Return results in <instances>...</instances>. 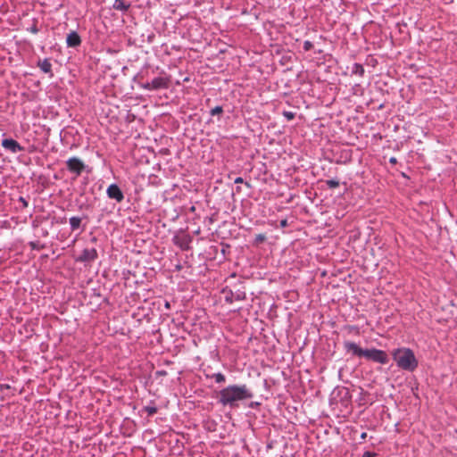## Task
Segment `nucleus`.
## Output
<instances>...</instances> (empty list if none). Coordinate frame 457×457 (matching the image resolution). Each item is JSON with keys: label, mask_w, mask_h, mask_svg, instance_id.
<instances>
[{"label": "nucleus", "mask_w": 457, "mask_h": 457, "mask_svg": "<svg viewBox=\"0 0 457 457\" xmlns=\"http://www.w3.org/2000/svg\"><path fill=\"white\" fill-rule=\"evenodd\" d=\"M303 48L305 52H309L313 48V44L311 41L306 40L303 42Z\"/></svg>", "instance_id": "22"}, {"label": "nucleus", "mask_w": 457, "mask_h": 457, "mask_svg": "<svg viewBox=\"0 0 457 457\" xmlns=\"http://www.w3.org/2000/svg\"><path fill=\"white\" fill-rule=\"evenodd\" d=\"M234 183L235 184H242V183H244V179L241 177H237L235 179Z\"/></svg>", "instance_id": "29"}, {"label": "nucleus", "mask_w": 457, "mask_h": 457, "mask_svg": "<svg viewBox=\"0 0 457 457\" xmlns=\"http://www.w3.org/2000/svg\"><path fill=\"white\" fill-rule=\"evenodd\" d=\"M190 241L191 239L187 236H184L181 237H174V244L179 246L182 250L188 249Z\"/></svg>", "instance_id": "12"}, {"label": "nucleus", "mask_w": 457, "mask_h": 457, "mask_svg": "<svg viewBox=\"0 0 457 457\" xmlns=\"http://www.w3.org/2000/svg\"><path fill=\"white\" fill-rule=\"evenodd\" d=\"M366 437H367V433L366 432H362L361 434V439L364 440V439H366Z\"/></svg>", "instance_id": "32"}, {"label": "nucleus", "mask_w": 457, "mask_h": 457, "mask_svg": "<svg viewBox=\"0 0 457 457\" xmlns=\"http://www.w3.org/2000/svg\"><path fill=\"white\" fill-rule=\"evenodd\" d=\"M211 102V99L206 100V104L209 105V103Z\"/></svg>", "instance_id": "36"}, {"label": "nucleus", "mask_w": 457, "mask_h": 457, "mask_svg": "<svg viewBox=\"0 0 457 457\" xmlns=\"http://www.w3.org/2000/svg\"><path fill=\"white\" fill-rule=\"evenodd\" d=\"M326 184L329 188H336L339 187V181L337 179H328L326 181Z\"/></svg>", "instance_id": "20"}, {"label": "nucleus", "mask_w": 457, "mask_h": 457, "mask_svg": "<svg viewBox=\"0 0 457 457\" xmlns=\"http://www.w3.org/2000/svg\"><path fill=\"white\" fill-rule=\"evenodd\" d=\"M112 7L117 11L126 12L130 8V4L125 0H115Z\"/></svg>", "instance_id": "13"}, {"label": "nucleus", "mask_w": 457, "mask_h": 457, "mask_svg": "<svg viewBox=\"0 0 457 457\" xmlns=\"http://www.w3.org/2000/svg\"><path fill=\"white\" fill-rule=\"evenodd\" d=\"M65 166L67 171L72 175V179H77L84 172L87 174L91 172V168L77 156L67 159L65 161Z\"/></svg>", "instance_id": "4"}, {"label": "nucleus", "mask_w": 457, "mask_h": 457, "mask_svg": "<svg viewBox=\"0 0 457 457\" xmlns=\"http://www.w3.org/2000/svg\"><path fill=\"white\" fill-rule=\"evenodd\" d=\"M71 230L76 231L81 228L82 225V218L79 216H72L69 220Z\"/></svg>", "instance_id": "14"}, {"label": "nucleus", "mask_w": 457, "mask_h": 457, "mask_svg": "<svg viewBox=\"0 0 457 457\" xmlns=\"http://www.w3.org/2000/svg\"><path fill=\"white\" fill-rule=\"evenodd\" d=\"M209 112L212 117H217V120L220 121L221 120L224 110L221 105H217L213 108H211Z\"/></svg>", "instance_id": "16"}, {"label": "nucleus", "mask_w": 457, "mask_h": 457, "mask_svg": "<svg viewBox=\"0 0 457 457\" xmlns=\"http://www.w3.org/2000/svg\"><path fill=\"white\" fill-rule=\"evenodd\" d=\"M2 146L8 152L12 154H16L18 152L24 151V147L20 145V143L13 138L8 137L4 138L2 140Z\"/></svg>", "instance_id": "9"}, {"label": "nucleus", "mask_w": 457, "mask_h": 457, "mask_svg": "<svg viewBox=\"0 0 457 457\" xmlns=\"http://www.w3.org/2000/svg\"><path fill=\"white\" fill-rule=\"evenodd\" d=\"M392 356L397 366L406 371L412 372L418 367V360L410 348H398L393 351Z\"/></svg>", "instance_id": "3"}, {"label": "nucleus", "mask_w": 457, "mask_h": 457, "mask_svg": "<svg viewBox=\"0 0 457 457\" xmlns=\"http://www.w3.org/2000/svg\"><path fill=\"white\" fill-rule=\"evenodd\" d=\"M37 67H39L44 73L49 74L51 78L54 76L52 71V63L49 59L46 58L44 60H39L37 62Z\"/></svg>", "instance_id": "11"}, {"label": "nucleus", "mask_w": 457, "mask_h": 457, "mask_svg": "<svg viewBox=\"0 0 457 457\" xmlns=\"http://www.w3.org/2000/svg\"><path fill=\"white\" fill-rule=\"evenodd\" d=\"M238 285L240 286L239 287H237V285L234 286L235 289H228V287L223 289L222 292L226 294V303H232L234 301H243L246 298L245 288L242 286V282L239 281Z\"/></svg>", "instance_id": "5"}, {"label": "nucleus", "mask_w": 457, "mask_h": 457, "mask_svg": "<svg viewBox=\"0 0 457 457\" xmlns=\"http://www.w3.org/2000/svg\"><path fill=\"white\" fill-rule=\"evenodd\" d=\"M29 245L34 250H40L44 247V245H40L39 242H30Z\"/></svg>", "instance_id": "24"}, {"label": "nucleus", "mask_w": 457, "mask_h": 457, "mask_svg": "<svg viewBox=\"0 0 457 457\" xmlns=\"http://www.w3.org/2000/svg\"><path fill=\"white\" fill-rule=\"evenodd\" d=\"M19 202H21V203L22 204V206H23V207H27V206H28V204H28V202H27V200H26L24 197H22V196H21V197L19 198Z\"/></svg>", "instance_id": "28"}, {"label": "nucleus", "mask_w": 457, "mask_h": 457, "mask_svg": "<svg viewBox=\"0 0 457 457\" xmlns=\"http://www.w3.org/2000/svg\"><path fill=\"white\" fill-rule=\"evenodd\" d=\"M157 411H158V409L154 405V401H150V404L147 406H145L143 408V411H145L148 414V416H153L154 414H155L157 412Z\"/></svg>", "instance_id": "18"}, {"label": "nucleus", "mask_w": 457, "mask_h": 457, "mask_svg": "<svg viewBox=\"0 0 457 457\" xmlns=\"http://www.w3.org/2000/svg\"><path fill=\"white\" fill-rule=\"evenodd\" d=\"M27 30L33 34H37L39 31L36 23H34L30 28L27 29Z\"/></svg>", "instance_id": "25"}, {"label": "nucleus", "mask_w": 457, "mask_h": 457, "mask_svg": "<svg viewBox=\"0 0 457 457\" xmlns=\"http://www.w3.org/2000/svg\"><path fill=\"white\" fill-rule=\"evenodd\" d=\"M338 395H341L342 399H347L350 397L348 389L345 387H342V388L338 389Z\"/></svg>", "instance_id": "19"}, {"label": "nucleus", "mask_w": 457, "mask_h": 457, "mask_svg": "<svg viewBox=\"0 0 457 457\" xmlns=\"http://www.w3.org/2000/svg\"><path fill=\"white\" fill-rule=\"evenodd\" d=\"M389 162H390L391 164H394V165H395V164H396V163H397V159H396L395 157L392 156V157H390V158H389Z\"/></svg>", "instance_id": "30"}, {"label": "nucleus", "mask_w": 457, "mask_h": 457, "mask_svg": "<svg viewBox=\"0 0 457 457\" xmlns=\"http://www.w3.org/2000/svg\"><path fill=\"white\" fill-rule=\"evenodd\" d=\"M351 72H352V74H355L360 77H362L364 75L365 71H364L363 66L361 63L355 62V63H353V65L352 67Z\"/></svg>", "instance_id": "17"}, {"label": "nucleus", "mask_w": 457, "mask_h": 457, "mask_svg": "<svg viewBox=\"0 0 457 457\" xmlns=\"http://www.w3.org/2000/svg\"><path fill=\"white\" fill-rule=\"evenodd\" d=\"M259 404L260 403L257 402H253V403H251L250 407L253 408L254 406H258Z\"/></svg>", "instance_id": "33"}, {"label": "nucleus", "mask_w": 457, "mask_h": 457, "mask_svg": "<svg viewBox=\"0 0 457 457\" xmlns=\"http://www.w3.org/2000/svg\"><path fill=\"white\" fill-rule=\"evenodd\" d=\"M1 388H10L9 385H1Z\"/></svg>", "instance_id": "35"}, {"label": "nucleus", "mask_w": 457, "mask_h": 457, "mask_svg": "<svg viewBox=\"0 0 457 457\" xmlns=\"http://www.w3.org/2000/svg\"><path fill=\"white\" fill-rule=\"evenodd\" d=\"M169 79L165 77H156L150 82L142 83L140 86L145 90H158L169 87Z\"/></svg>", "instance_id": "7"}, {"label": "nucleus", "mask_w": 457, "mask_h": 457, "mask_svg": "<svg viewBox=\"0 0 457 457\" xmlns=\"http://www.w3.org/2000/svg\"><path fill=\"white\" fill-rule=\"evenodd\" d=\"M245 184L248 187H251V185H250L248 182H245Z\"/></svg>", "instance_id": "37"}, {"label": "nucleus", "mask_w": 457, "mask_h": 457, "mask_svg": "<svg viewBox=\"0 0 457 457\" xmlns=\"http://www.w3.org/2000/svg\"><path fill=\"white\" fill-rule=\"evenodd\" d=\"M97 258L98 253L96 248H85L81 254L75 258V262L84 263L85 266H90Z\"/></svg>", "instance_id": "6"}, {"label": "nucleus", "mask_w": 457, "mask_h": 457, "mask_svg": "<svg viewBox=\"0 0 457 457\" xmlns=\"http://www.w3.org/2000/svg\"><path fill=\"white\" fill-rule=\"evenodd\" d=\"M361 457H378V454L374 452L366 451Z\"/></svg>", "instance_id": "26"}, {"label": "nucleus", "mask_w": 457, "mask_h": 457, "mask_svg": "<svg viewBox=\"0 0 457 457\" xmlns=\"http://www.w3.org/2000/svg\"><path fill=\"white\" fill-rule=\"evenodd\" d=\"M344 348L347 353H352L354 356L363 357L368 361H372L377 363L386 364L389 361L387 353L380 349H362L356 343L352 341H345Z\"/></svg>", "instance_id": "2"}, {"label": "nucleus", "mask_w": 457, "mask_h": 457, "mask_svg": "<svg viewBox=\"0 0 457 457\" xmlns=\"http://www.w3.org/2000/svg\"><path fill=\"white\" fill-rule=\"evenodd\" d=\"M108 198L115 200L117 203H121L124 200V194L120 187L112 183L106 189Z\"/></svg>", "instance_id": "8"}, {"label": "nucleus", "mask_w": 457, "mask_h": 457, "mask_svg": "<svg viewBox=\"0 0 457 457\" xmlns=\"http://www.w3.org/2000/svg\"><path fill=\"white\" fill-rule=\"evenodd\" d=\"M237 192H239V191H240V187H237Z\"/></svg>", "instance_id": "38"}, {"label": "nucleus", "mask_w": 457, "mask_h": 457, "mask_svg": "<svg viewBox=\"0 0 457 457\" xmlns=\"http://www.w3.org/2000/svg\"><path fill=\"white\" fill-rule=\"evenodd\" d=\"M206 378H213L218 384H224L226 382V376L221 373L205 374Z\"/></svg>", "instance_id": "15"}, {"label": "nucleus", "mask_w": 457, "mask_h": 457, "mask_svg": "<svg viewBox=\"0 0 457 457\" xmlns=\"http://www.w3.org/2000/svg\"><path fill=\"white\" fill-rule=\"evenodd\" d=\"M81 37L77 31H71L66 37V45L68 47L76 48L81 45Z\"/></svg>", "instance_id": "10"}, {"label": "nucleus", "mask_w": 457, "mask_h": 457, "mask_svg": "<svg viewBox=\"0 0 457 457\" xmlns=\"http://www.w3.org/2000/svg\"><path fill=\"white\" fill-rule=\"evenodd\" d=\"M253 393L245 384H233L220 390L217 394V402L224 407L235 409L238 403L252 399Z\"/></svg>", "instance_id": "1"}, {"label": "nucleus", "mask_w": 457, "mask_h": 457, "mask_svg": "<svg viewBox=\"0 0 457 457\" xmlns=\"http://www.w3.org/2000/svg\"><path fill=\"white\" fill-rule=\"evenodd\" d=\"M287 226V220H280V227L281 228H286Z\"/></svg>", "instance_id": "31"}, {"label": "nucleus", "mask_w": 457, "mask_h": 457, "mask_svg": "<svg viewBox=\"0 0 457 457\" xmlns=\"http://www.w3.org/2000/svg\"><path fill=\"white\" fill-rule=\"evenodd\" d=\"M165 308L166 309H170V303L169 302L165 303Z\"/></svg>", "instance_id": "34"}, {"label": "nucleus", "mask_w": 457, "mask_h": 457, "mask_svg": "<svg viewBox=\"0 0 457 457\" xmlns=\"http://www.w3.org/2000/svg\"><path fill=\"white\" fill-rule=\"evenodd\" d=\"M164 376H167V371L164 370H157L155 372V377H164Z\"/></svg>", "instance_id": "27"}, {"label": "nucleus", "mask_w": 457, "mask_h": 457, "mask_svg": "<svg viewBox=\"0 0 457 457\" xmlns=\"http://www.w3.org/2000/svg\"><path fill=\"white\" fill-rule=\"evenodd\" d=\"M283 116L287 120H292L295 119V112H289V111H284L283 112Z\"/></svg>", "instance_id": "23"}, {"label": "nucleus", "mask_w": 457, "mask_h": 457, "mask_svg": "<svg viewBox=\"0 0 457 457\" xmlns=\"http://www.w3.org/2000/svg\"><path fill=\"white\" fill-rule=\"evenodd\" d=\"M266 240V236L264 234H258L255 236L254 244L259 245L263 243Z\"/></svg>", "instance_id": "21"}]
</instances>
